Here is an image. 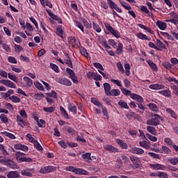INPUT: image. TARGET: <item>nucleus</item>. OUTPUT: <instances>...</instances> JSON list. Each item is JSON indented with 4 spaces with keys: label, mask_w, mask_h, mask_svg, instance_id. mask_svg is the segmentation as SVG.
<instances>
[{
    "label": "nucleus",
    "mask_w": 178,
    "mask_h": 178,
    "mask_svg": "<svg viewBox=\"0 0 178 178\" xmlns=\"http://www.w3.org/2000/svg\"><path fill=\"white\" fill-rule=\"evenodd\" d=\"M163 122L165 119L163 117L161 116L159 114H152V118L149 119L147 120V124L149 126H159V124H161V121Z\"/></svg>",
    "instance_id": "obj_1"
},
{
    "label": "nucleus",
    "mask_w": 178,
    "mask_h": 178,
    "mask_svg": "<svg viewBox=\"0 0 178 178\" xmlns=\"http://www.w3.org/2000/svg\"><path fill=\"white\" fill-rule=\"evenodd\" d=\"M67 170L68 172H72L73 173H76V175H84V176H88L90 175V172L88 171L83 169V168H74V167H67Z\"/></svg>",
    "instance_id": "obj_2"
},
{
    "label": "nucleus",
    "mask_w": 178,
    "mask_h": 178,
    "mask_svg": "<svg viewBox=\"0 0 178 178\" xmlns=\"http://www.w3.org/2000/svg\"><path fill=\"white\" fill-rule=\"evenodd\" d=\"M56 83L61 84L62 86H66L67 87H70L72 86V81L65 77H59L56 79Z\"/></svg>",
    "instance_id": "obj_3"
},
{
    "label": "nucleus",
    "mask_w": 178,
    "mask_h": 178,
    "mask_svg": "<svg viewBox=\"0 0 178 178\" xmlns=\"http://www.w3.org/2000/svg\"><path fill=\"white\" fill-rule=\"evenodd\" d=\"M150 177H159V178H169V174L165 172L157 171L151 172L149 174Z\"/></svg>",
    "instance_id": "obj_4"
},
{
    "label": "nucleus",
    "mask_w": 178,
    "mask_h": 178,
    "mask_svg": "<svg viewBox=\"0 0 178 178\" xmlns=\"http://www.w3.org/2000/svg\"><path fill=\"white\" fill-rule=\"evenodd\" d=\"M46 11L48 13L49 16H50V17L53 19V20H56V22H58V24H62L63 23L62 18L54 14V13H52V10L51 9H47Z\"/></svg>",
    "instance_id": "obj_5"
},
{
    "label": "nucleus",
    "mask_w": 178,
    "mask_h": 178,
    "mask_svg": "<svg viewBox=\"0 0 178 178\" xmlns=\"http://www.w3.org/2000/svg\"><path fill=\"white\" fill-rule=\"evenodd\" d=\"M55 170H56V167L49 165L42 168L40 172L45 175V173H51V172H55Z\"/></svg>",
    "instance_id": "obj_6"
},
{
    "label": "nucleus",
    "mask_w": 178,
    "mask_h": 178,
    "mask_svg": "<svg viewBox=\"0 0 178 178\" xmlns=\"http://www.w3.org/2000/svg\"><path fill=\"white\" fill-rule=\"evenodd\" d=\"M149 168L153 170H165L166 168L165 165L160 163L149 164Z\"/></svg>",
    "instance_id": "obj_7"
},
{
    "label": "nucleus",
    "mask_w": 178,
    "mask_h": 178,
    "mask_svg": "<svg viewBox=\"0 0 178 178\" xmlns=\"http://www.w3.org/2000/svg\"><path fill=\"white\" fill-rule=\"evenodd\" d=\"M140 147L145 148V149H149L151 148V142L146 139L145 140H141L139 142Z\"/></svg>",
    "instance_id": "obj_8"
},
{
    "label": "nucleus",
    "mask_w": 178,
    "mask_h": 178,
    "mask_svg": "<svg viewBox=\"0 0 178 178\" xmlns=\"http://www.w3.org/2000/svg\"><path fill=\"white\" fill-rule=\"evenodd\" d=\"M129 152H131V154H136V155H143V154H144V149L140 147H131L129 149Z\"/></svg>",
    "instance_id": "obj_9"
},
{
    "label": "nucleus",
    "mask_w": 178,
    "mask_h": 178,
    "mask_svg": "<svg viewBox=\"0 0 178 178\" xmlns=\"http://www.w3.org/2000/svg\"><path fill=\"white\" fill-rule=\"evenodd\" d=\"M130 98L136 101L138 104L140 102H144V98H143L140 95H137L136 93H131L130 95Z\"/></svg>",
    "instance_id": "obj_10"
},
{
    "label": "nucleus",
    "mask_w": 178,
    "mask_h": 178,
    "mask_svg": "<svg viewBox=\"0 0 178 178\" xmlns=\"http://www.w3.org/2000/svg\"><path fill=\"white\" fill-rule=\"evenodd\" d=\"M63 129V130H65L68 134H70V136H76L77 134V131L69 126H64Z\"/></svg>",
    "instance_id": "obj_11"
},
{
    "label": "nucleus",
    "mask_w": 178,
    "mask_h": 178,
    "mask_svg": "<svg viewBox=\"0 0 178 178\" xmlns=\"http://www.w3.org/2000/svg\"><path fill=\"white\" fill-rule=\"evenodd\" d=\"M155 152H159V154H171L172 150L167 146H162L161 149H156Z\"/></svg>",
    "instance_id": "obj_12"
},
{
    "label": "nucleus",
    "mask_w": 178,
    "mask_h": 178,
    "mask_svg": "<svg viewBox=\"0 0 178 178\" xmlns=\"http://www.w3.org/2000/svg\"><path fill=\"white\" fill-rule=\"evenodd\" d=\"M14 148L15 149H21V151H24V152H27V151H29V147L26 146V145H22L20 143L15 144L14 145Z\"/></svg>",
    "instance_id": "obj_13"
},
{
    "label": "nucleus",
    "mask_w": 178,
    "mask_h": 178,
    "mask_svg": "<svg viewBox=\"0 0 178 178\" xmlns=\"http://www.w3.org/2000/svg\"><path fill=\"white\" fill-rule=\"evenodd\" d=\"M147 106L149 107V109H150V111L154 112L155 113H158L159 112V108H158V106L154 103H149L147 105Z\"/></svg>",
    "instance_id": "obj_14"
},
{
    "label": "nucleus",
    "mask_w": 178,
    "mask_h": 178,
    "mask_svg": "<svg viewBox=\"0 0 178 178\" xmlns=\"http://www.w3.org/2000/svg\"><path fill=\"white\" fill-rule=\"evenodd\" d=\"M31 172H34V168L23 170H22V175L23 176H28L29 177H31L33 176V173H31Z\"/></svg>",
    "instance_id": "obj_15"
},
{
    "label": "nucleus",
    "mask_w": 178,
    "mask_h": 178,
    "mask_svg": "<svg viewBox=\"0 0 178 178\" xmlns=\"http://www.w3.org/2000/svg\"><path fill=\"white\" fill-rule=\"evenodd\" d=\"M14 93L13 90L9 89L6 92H1V95L4 99H6V98H10V95H13Z\"/></svg>",
    "instance_id": "obj_16"
},
{
    "label": "nucleus",
    "mask_w": 178,
    "mask_h": 178,
    "mask_svg": "<svg viewBox=\"0 0 178 178\" xmlns=\"http://www.w3.org/2000/svg\"><path fill=\"white\" fill-rule=\"evenodd\" d=\"M159 94L166 97V98H170L172 97V91L170 90H163L159 92Z\"/></svg>",
    "instance_id": "obj_17"
},
{
    "label": "nucleus",
    "mask_w": 178,
    "mask_h": 178,
    "mask_svg": "<svg viewBox=\"0 0 178 178\" xmlns=\"http://www.w3.org/2000/svg\"><path fill=\"white\" fill-rule=\"evenodd\" d=\"M165 111H166L167 113H168V115H170V116H171V118H172V119H175V120L177 119V118H178L177 114L172 108H167Z\"/></svg>",
    "instance_id": "obj_18"
},
{
    "label": "nucleus",
    "mask_w": 178,
    "mask_h": 178,
    "mask_svg": "<svg viewBox=\"0 0 178 178\" xmlns=\"http://www.w3.org/2000/svg\"><path fill=\"white\" fill-rule=\"evenodd\" d=\"M116 143L122 149H127V148H129L127 143H124L122 139H116Z\"/></svg>",
    "instance_id": "obj_19"
},
{
    "label": "nucleus",
    "mask_w": 178,
    "mask_h": 178,
    "mask_svg": "<svg viewBox=\"0 0 178 178\" xmlns=\"http://www.w3.org/2000/svg\"><path fill=\"white\" fill-rule=\"evenodd\" d=\"M149 88L150 90H163V88H165V86L159 83H155L149 85Z\"/></svg>",
    "instance_id": "obj_20"
},
{
    "label": "nucleus",
    "mask_w": 178,
    "mask_h": 178,
    "mask_svg": "<svg viewBox=\"0 0 178 178\" xmlns=\"http://www.w3.org/2000/svg\"><path fill=\"white\" fill-rule=\"evenodd\" d=\"M147 63L149 65V67L153 70V72H158V66L155 63L152 62L151 60H148Z\"/></svg>",
    "instance_id": "obj_21"
},
{
    "label": "nucleus",
    "mask_w": 178,
    "mask_h": 178,
    "mask_svg": "<svg viewBox=\"0 0 178 178\" xmlns=\"http://www.w3.org/2000/svg\"><path fill=\"white\" fill-rule=\"evenodd\" d=\"M170 15L173 18L168 19V22H170V23H176V22L177 21V19H178V15L175 11H172L170 13Z\"/></svg>",
    "instance_id": "obj_22"
},
{
    "label": "nucleus",
    "mask_w": 178,
    "mask_h": 178,
    "mask_svg": "<svg viewBox=\"0 0 178 178\" xmlns=\"http://www.w3.org/2000/svg\"><path fill=\"white\" fill-rule=\"evenodd\" d=\"M26 156V154L22 152H17L15 153V158L17 161V162H19L20 163V162L22 161V159H23V158Z\"/></svg>",
    "instance_id": "obj_23"
},
{
    "label": "nucleus",
    "mask_w": 178,
    "mask_h": 178,
    "mask_svg": "<svg viewBox=\"0 0 178 178\" xmlns=\"http://www.w3.org/2000/svg\"><path fill=\"white\" fill-rule=\"evenodd\" d=\"M104 149H106V151H109L110 152H119V150L118 148L111 145H106L104 146Z\"/></svg>",
    "instance_id": "obj_24"
},
{
    "label": "nucleus",
    "mask_w": 178,
    "mask_h": 178,
    "mask_svg": "<svg viewBox=\"0 0 178 178\" xmlns=\"http://www.w3.org/2000/svg\"><path fill=\"white\" fill-rule=\"evenodd\" d=\"M107 95H110V97H119L120 95V90L119 89H113L110 90Z\"/></svg>",
    "instance_id": "obj_25"
},
{
    "label": "nucleus",
    "mask_w": 178,
    "mask_h": 178,
    "mask_svg": "<svg viewBox=\"0 0 178 178\" xmlns=\"http://www.w3.org/2000/svg\"><path fill=\"white\" fill-rule=\"evenodd\" d=\"M19 176V172L17 171H10L7 174V177L8 178H17Z\"/></svg>",
    "instance_id": "obj_26"
},
{
    "label": "nucleus",
    "mask_w": 178,
    "mask_h": 178,
    "mask_svg": "<svg viewBox=\"0 0 178 178\" xmlns=\"http://www.w3.org/2000/svg\"><path fill=\"white\" fill-rule=\"evenodd\" d=\"M65 56L67 58L65 64L71 69H73V61L70 59V56L67 54H65Z\"/></svg>",
    "instance_id": "obj_27"
},
{
    "label": "nucleus",
    "mask_w": 178,
    "mask_h": 178,
    "mask_svg": "<svg viewBox=\"0 0 178 178\" xmlns=\"http://www.w3.org/2000/svg\"><path fill=\"white\" fill-rule=\"evenodd\" d=\"M156 26H157V27H159L160 30H166L167 25L163 22L157 21L156 23Z\"/></svg>",
    "instance_id": "obj_28"
},
{
    "label": "nucleus",
    "mask_w": 178,
    "mask_h": 178,
    "mask_svg": "<svg viewBox=\"0 0 178 178\" xmlns=\"http://www.w3.org/2000/svg\"><path fill=\"white\" fill-rule=\"evenodd\" d=\"M24 81H25L26 87H31L33 86V80L28 76H24Z\"/></svg>",
    "instance_id": "obj_29"
},
{
    "label": "nucleus",
    "mask_w": 178,
    "mask_h": 178,
    "mask_svg": "<svg viewBox=\"0 0 178 178\" xmlns=\"http://www.w3.org/2000/svg\"><path fill=\"white\" fill-rule=\"evenodd\" d=\"M60 112L62 116L65 118V119H70L69 114L67 113V111L65 110V108H63V106H60Z\"/></svg>",
    "instance_id": "obj_30"
},
{
    "label": "nucleus",
    "mask_w": 178,
    "mask_h": 178,
    "mask_svg": "<svg viewBox=\"0 0 178 178\" xmlns=\"http://www.w3.org/2000/svg\"><path fill=\"white\" fill-rule=\"evenodd\" d=\"M116 54L117 55H122L123 54V44L122 43H118V45L117 46L116 49Z\"/></svg>",
    "instance_id": "obj_31"
},
{
    "label": "nucleus",
    "mask_w": 178,
    "mask_h": 178,
    "mask_svg": "<svg viewBox=\"0 0 178 178\" xmlns=\"http://www.w3.org/2000/svg\"><path fill=\"white\" fill-rule=\"evenodd\" d=\"M120 3H121L122 6H123V8H124V9H126L127 10H131V6H130V4H129V3H126L125 1H123L122 0L119 1Z\"/></svg>",
    "instance_id": "obj_32"
},
{
    "label": "nucleus",
    "mask_w": 178,
    "mask_h": 178,
    "mask_svg": "<svg viewBox=\"0 0 178 178\" xmlns=\"http://www.w3.org/2000/svg\"><path fill=\"white\" fill-rule=\"evenodd\" d=\"M103 86L105 91V94L106 95H108V93L111 92V84H109L108 83H104Z\"/></svg>",
    "instance_id": "obj_33"
},
{
    "label": "nucleus",
    "mask_w": 178,
    "mask_h": 178,
    "mask_svg": "<svg viewBox=\"0 0 178 178\" xmlns=\"http://www.w3.org/2000/svg\"><path fill=\"white\" fill-rule=\"evenodd\" d=\"M147 130L149 133H150L151 134H152L153 136H156V129H155L154 127L152 126H147Z\"/></svg>",
    "instance_id": "obj_34"
},
{
    "label": "nucleus",
    "mask_w": 178,
    "mask_h": 178,
    "mask_svg": "<svg viewBox=\"0 0 178 178\" xmlns=\"http://www.w3.org/2000/svg\"><path fill=\"white\" fill-rule=\"evenodd\" d=\"M118 105L124 109H129L127 102H126L124 100H120L118 102Z\"/></svg>",
    "instance_id": "obj_35"
},
{
    "label": "nucleus",
    "mask_w": 178,
    "mask_h": 178,
    "mask_svg": "<svg viewBox=\"0 0 178 178\" xmlns=\"http://www.w3.org/2000/svg\"><path fill=\"white\" fill-rule=\"evenodd\" d=\"M91 102H92L94 104V105H96V106H99L101 108H102V106H103V105L99 102L98 99H97L95 97L91 98Z\"/></svg>",
    "instance_id": "obj_36"
},
{
    "label": "nucleus",
    "mask_w": 178,
    "mask_h": 178,
    "mask_svg": "<svg viewBox=\"0 0 178 178\" xmlns=\"http://www.w3.org/2000/svg\"><path fill=\"white\" fill-rule=\"evenodd\" d=\"M156 46L159 47V48H162L163 49H166V45H165L162 41H161V40L159 39H156Z\"/></svg>",
    "instance_id": "obj_37"
},
{
    "label": "nucleus",
    "mask_w": 178,
    "mask_h": 178,
    "mask_svg": "<svg viewBox=\"0 0 178 178\" xmlns=\"http://www.w3.org/2000/svg\"><path fill=\"white\" fill-rule=\"evenodd\" d=\"M136 105H138L139 109H141L142 111L138 110L137 112L139 113H144V111H145V106L143 105V102L137 103Z\"/></svg>",
    "instance_id": "obj_38"
},
{
    "label": "nucleus",
    "mask_w": 178,
    "mask_h": 178,
    "mask_svg": "<svg viewBox=\"0 0 178 178\" xmlns=\"http://www.w3.org/2000/svg\"><path fill=\"white\" fill-rule=\"evenodd\" d=\"M9 99H10L12 102H14V104H19L21 101L19 97L15 95L10 97Z\"/></svg>",
    "instance_id": "obj_39"
},
{
    "label": "nucleus",
    "mask_w": 178,
    "mask_h": 178,
    "mask_svg": "<svg viewBox=\"0 0 178 178\" xmlns=\"http://www.w3.org/2000/svg\"><path fill=\"white\" fill-rule=\"evenodd\" d=\"M68 111L70 112H73L74 113H77V106L72 104H68Z\"/></svg>",
    "instance_id": "obj_40"
},
{
    "label": "nucleus",
    "mask_w": 178,
    "mask_h": 178,
    "mask_svg": "<svg viewBox=\"0 0 178 178\" xmlns=\"http://www.w3.org/2000/svg\"><path fill=\"white\" fill-rule=\"evenodd\" d=\"M1 134L5 136V137H8V138H11V140H15L16 138V136H15L13 134L9 133L8 131H3Z\"/></svg>",
    "instance_id": "obj_41"
},
{
    "label": "nucleus",
    "mask_w": 178,
    "mask_h": 178,
    "mask_svg": "<svg viewBox=\"0 0 178 178\" xmlns=\"http://www.w3.org/2000/svg\"><path fill=\"white\" fill-rule=\"evenodd\" d=\"M34 86L36 88H38V90H40V91H44V86H42V84H41L38 81H35L34 82Z\"/></svg>",
    "instance_id": "obj_42"
},
{
    "label": "nucleus",
    "mask_w": 178,
    "mask_h": 178,
    "mask_svg": "<svg viewBox=\"0 0 178 178\" xmlns=\"http://www.w3.org/2000/svg\"><path fill=\"white\" fill-rule=\"evenodd\" d=\"M56 33L58 37H60V38H63V29L62 27H58L56 29Z\"/></svg>",
    "instance_id": "obj_43"
},
{
    "label": "nucleus",
    "mask_w": 178,
    "mask_h": 178,
    "mask_svg": "<svg viewBox=\"0 0 178 178\" xmlns=\"http://www.w3.org/2000/svg\"><path fill=\"white\" fill-rule=\"evenodd\" d=\"M124 69H125L126 76H130V69H131V67L130 66V64L125 63L124 64Z\"/></svg>",
    "instance_id": "obj_44"
},
{
    "label": "nucleus",
    "mask_w": 178,
    "mask_h": 178,
    "mask_svg": "<svg viewBox=\"0 0 178 178\" xmlns=\"http://www.w3.org/2000/svg\"><path fill=\"white\" fill-rule=\"evenodd\" d=\"M92 26L94 31H96L97 33H101L102 31V29H101V27L99 25L95 22H92Z\"/></svg>",
    "instance_id": "obj_45"
},
{
    "label": "nucleus",
    "mask_w": 178,
    "mask_h": 178,
    "mask_svg": "<svg viewBox=\"0 0 178 178\" xmlns=\"http://www.w3.org/2000/svg\"><path fill=\"white\" fill-rule=\"evenodd\" d=\"M130 159L133 163L135 164V166L134 167V169H137L139 168L140 165L137 163V157L136 156H131Z\"/></svg>",
    "instance_id": "obj_46"
},
{
    "label": "nucleus",
    "mask_w": 178,
    "mask_h": 178,
    "mask_svg": "<svg viewBox=\"0 0 178 178\" xmlns=\"http://www.w3.org/2000/svg\"><path fill=\"white\" fill-rule=\"evenodd\" d=\"M163 66L167 70H172V67H173V65L170 64V63L169 62L163 63Z\"/></svg>",
    "instance_id": "obj_47"
},
{
    "label": "nucleus",
    "mask_w": 178,
    "mask_h": 178,
    "mask_svg": "<svg viewBox=\"0 0 178 178\" xmlns=\"http://www.w3.org/2000/svg\"><path fill=\"white\" fill-rule=\"evenodd\" d=\"M146 137L153 143H156V141H158V138H156V136H154L149 134H147Z\"/></svg>",
    "instance_id": "obj_48"
},
{
    "label": "nucleus",
    "mask_w": 178,
    "mask_h": 178,
    "mask_svg": "<svg viewBox=\"0 0 178 178\" xmlns=\"http://www.w3.org/2000/svg\"><path fill=\"white\" fill-rule=\"evenodd\" d=\"M107 3L111 9H115L118 6V4H116L112 0H107Z\"/></svg>",
    "instance_id": "obj_49"
},
{
    "label": "nucleus",
    "mask_w": 178,
    "mask_h": 178,
    "mask_svg": "<svg viewBox=\"0 0 178 178\" xmlns=\"http://www.w3.org/2000/svg\"><path fill=\"white\" fill-rule=\"evenodd\" d=\"M43 111L47 112V113H53V112H55V107H44Z\"/></svg>",
    "instance_id": "obj_50"
},
{
    "label": "nucleus",
    "mask_w": 178,
    "mask_h": 178,
    "mask_svg": "<svg viewBox=\"0 0 178 178\" xmlns=\"http://www.w3.org/2000/svg\"><path fill=\"white\" fill-rule=\"evenodd\" d=\"M108 42L111 45V47H113V48H118V42L115 41V40L109 39L108 40Z\"/></svg>",
    "instance_id": "obj_51"
},
{
    "label": "nucleus",
    "mask_w": 178,
    "mask_h": 178,
    "mask_svg": "<svg viewBox=\"0 0 178 178\" xmlns=\"http://www.w3.org/2000/svg\"><path fill=\"white\" fill-rule=\"evenodd\" d=\"M47 95H48L50 98L58 99V93H56V92H55L54 90H52L50 93H47Z\"/></svg>",
    "instance_id": "obj_52"
},
{
    "label": "nucleus",
    "mask_w": 178,
    "mask_h": 178,
    "mask_svg": "<svg viewBox=\"0 0 178 178\" xmlns=\"http://www.w3.org/2000/svg\"><path fill=\"white\" fill-rule=\"evenodd\" d=\"M0 120H1L3 122V123H9V119L3 113L1 114Z\"/></svg>",
    "instance_id": "obj_53"
},
{
    "label": "nucleus",
    "mask_w": 178,
    "mask_h": 178,
    "mask_svg": "<svg viewBox=\"0 0 178 178\" xmlns=\"http://www.w3.org/2000/svg\"><path fill=\"white\" fill-rule=\"evenodd\" d=\"M160 34H161V35H163L165 38H168L170 41H173V40H174L173 38L172 37V35H170L169 33H168L166 32H160Z\"/></svg>",
    "instance_id": "obj_54"
},
{
    "label": "nucleus",
    "mask_w": 178,
    "mask_h": 178,
    "mask_svg": "<svg viewBox=\"0 0 178 178\" xmlns=\"http://www.w3.org/2000/svg\"><path fill=\"white\" fill-rule=\"evenodd\" d=\"M34 146L35 148L38 149V151H40V152H42L44 149L42 148V146H41V145L38 143V141H35Z\"/></svg>",
    "instance_id": "obj_55"
},
{
    "label": "nucleus",
    "mask_w": 178,
    "mask_h": 178,
    "mask_svg": "<svg viewBox=\"0 0 178 178\" xmlns=\"http://www.w3.org/2000/svg\"><path fill=\"white\" fill-rule=\"evenodd\" d=\"M50 67L52 69V70H54L56 73H59V67L56 65L55 63H50Z\"/></svg>",
    "instance_id": "obj_56"
},
{
    "label": "nucleus",
    "mask_w": 178,
    "mask_h": 178,
    "mask_svg": "<svg viewBox=\"0 0 178 178\" xmlns=\"http://www.w3.org/2000/svg\"><path fill=\"white\" fill-rule=\"evenodd\" d=\"M149 48H153L154 49H156V51H162V49L159 48V47L156 46L154 42H149L148 44Z\"/></svg>",
    "instance_id": "obj_57"
},
{
    "label": "nucleus",
    "mask_w": 178,
    "mask_h": 178,
    "mask_svg": "<svg viewBox=\"0 0 178 178\" xmlns=\"http://www.w3.org/2000/svg\"><path fill=\"white\" fill-rule=\"evenodd\" d=\"M120 90H121L122 94H124V95H126V96L129 95V97H130L131 94H132L131 91H130L129 90H127L123 87L120 88Z\"/></svg>",
    "instance_id": "obj_58"
},
{
    "label": "nucleus",
    "mask_w": 178,
    "mask_h": 178,
    "mask_svg": "<svg viewBox=\"0 0 178 178\" xmlns=\"http://www.w3.org/2000/svg\"><path fill=\"white\" fill-rule=\"evenodd\" d=\"M22 162H26L28 163H31V162H33V159L30 157L24 156V158L21 159L20 163H22Z\"/></svg>",
    "instance_id": "obj_59"
},
{
    "label": "nucleus",
    "mask_w": 178,
    "mask_h": 178,
    "mask_svg": "<svg viewBox=\"0 0 178 178\" xmlns=\"http://www.w3.org/2000/svg\"><path fill=\"white\" fill-rule=\"evenodd\" d=\"M148 155L151 158H154V159H159L161 158V156L159 154L154 152H149Z\"/></svg>",
    "instance_id": "obj_60"
},
{
    "label": "nucleus",
    "mask_w": 178,
    "mask_h": 178,
    "mask_svg": "<svg viewBox=\"0 0 178 178\" xmlns=\"http://www.w3.org/2000/svg\"><path fill=\"white\" fill-rule=\"evenodd\" d=\"M166 80L169 81V83H175V84H177L178 86V81L175 77L168 76L166 78Z\"/></svg>",
    "instance_id": "obj_61"
},
{
    "label": "nucleus",
    "mask_w": 178,
    "mask_h": 178,
    "mask_svg": "<svg viewBox=\"0 0 178 178\" xmlns=\"http://www.w3.org/2000/svg\"><path fill=\"white\" fill-rule=\"evenodd\" d=\"M6 87H8L9 88H16V85L15 83L10 80H7Z\"/></svg>",
    "instance_id": "obj_62"
},
{
    "label": "nucleus",
    "mask_w": 178,
    "mask_h": 178,
    "mask_svg": "<svg viewBox=\"0 0 178 178\" xmlns=\"http://www.w3.org/2000/svg\"><path fill=\"white\" fill-rule=\"evenodd\" d=\"M93 66L94 67H95L96 69H99L98 70H101V71H104V67L102 66V65L99 63H93Z\"/></svg>",
    "instance_id": "obj_63"
},
{
    "label": "nucleus",
    "mask_w": 178,
    "mask_h": 178,
    "mask_svg": "<svg viewBox=\"0 0 178 178\" xmlns=\"http://www.w3.org/2000/svg\"><path fill=\"white\" fill-rule=\"evenodd\" d=\"M8 79H10V80H12L15 83H17V77L16 76L12 74V73H10V72L8 73Z\"/></svg>",
    "instance_id": "obj_64"
}]
</instances>
